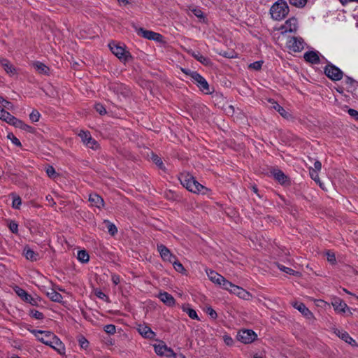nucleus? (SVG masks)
<instances>
[{
  "mask_svg": "<svg viewBox=\"0 0 358 358\" xmlns=\"http://www.w3.org/2000/svg\"><path fill=\"white\" fill-rule=\"evenodd\" d=\"M313 169L317 171H320L322 169V164L320 161L317 160L314 163V168H313Z\"/></svg>",
  "mask_w": 358,
  "mask_h": 358,
  "instance_id": "64",
  "label": "nucleus"
},
{
  "mask_svg": "<svg viewBox=\"0 0 358 358\" xmlns=\"http://www.w3.org/2000/svg\"><path fill=\"white\" fill-rule=\"evenodd\" d=\"M297 28V20L293 17L287 20L285 24L282 25L279 29L281 30V34L285 35L287 32H296Z\"/></svg>",
  "mask_w": 358,
  "mask_h": 358,
  "instance_id": "10",
  "label": "nucleus"
},
{
  "mask_svg": "<svg viewBox=\"0 0 358 358\" xmlns=\"http://www.w3.org/2000/svg\"><path fill=\"white\" fill-rule=\"evenodd\" d=\"M220 285H221L222 287V288L225 289L226 290L229 291L230 292H231V289H233L236 286L232 282L226 280L224 277H223V281H222V283Z\"/></svg>",
  "mask_w": 358,
  "mask_h": 358,
  "instance_id": "34",
  "label": "nucleus"
},
{
  "mask_svg": "<svg viewBox=\"0 0 358 358\" xmlns=\"http://www.w3.org/2000/svg\"><path fill=\"white\" fill-rule=\"evenodd\" d=\"M22 120L16 118L15 117H14L13 115L12 117L10 118V120H9V122L8 123L10 125L15 127L20 128V126H22Z\"/></svg>",
  "mask_w": 358,
  "mask_h": 358,
  "instance_id": "46",
  "label": "nucleus"
},
{
  "mask_svg": "<svg viewBox=\"0 0 358 358\" xmlns=\"http://www.w3.org/2000/svg\"><path fill=\"white\" fill-rule=\"evenodd\" d=\"M0 103L2 104L3 108H6L8 110H11L13 108V104L11 102L6 100L3 96H0Z\"/></svg>",
  "mask_w": 358,
  "mask_h": 358,
  "instance_id": "48",
  "label": "nucleus"
},
{
  "mask_svg": "<svg viewBox=\"0 0 358 358\" xmlns=\"http://www.w3.org/2000/svg\"><path fill=\"white\" fill-rule=\"evenodd\" d=\"M309 174H310V178L313 180H315L317 183H320L317 171L313 169V168H310L309 169ZM320 185L321 186V184H320Z\"/></svg>",
  "mask_w": 358,
  "mask_h": 358,
  "instance_id": "41",
  "label": "nucleus"
},
{
  "mask_svg": "<svg viewBox=\"0 0 358 358\" xmlns=\"http://www.w3.org/2000/svg\"><path fill=\"white\" fill-rule=\"evenodd\" d=\"M188 53L193 57L195 59L199 61L203 65L208 66L212 65V62L210 58L202 55L199 52L189 50Z\"/></svg>",
  "mask_w": 358,
  "mask_h": 358,
  "instance_id": "14",
  "label": "nucleus"
},
{
  "mask_svg": "<svg viewBox=\"0 0 358 358\" xmlns=\"http://www.w3.org/2000/svg\"><path fill=\"white\" fill-rule=\"evenodd\" d=\"M268 102L271 104L270 107L278 111L280 115L286 120L292 118V115L287 111L282 106L278 103L274 99H269Z\"/></svg>",
  "mask_w": 358,
  "mask_h": 358,
  "instance_id": "12",
  "label": "nucleus"
},
{
  "mask_svg": "<svg viewBox=\"0 0 358 358\" xmlns=\"http://www.w3.org/2000/svg\"><path fill=\"white\" fill-rule=\"evenodd\" d=\"M30 332L36 337L38 341L53 348L59 355L65 354V346L64 343L52 332L36 329L30 330Z\"/></svg>",
  "mask_w": 358,
  "mask_h": 358,
  "instance_id": "1",
  "label": "nucleus"
},
{
  "mask_svg": "<svg viewBox=\"0 0 358 358\" xmlns=\"http://www.w3.org/2000/svg\"><path fill=\"white\" fill-rule=\"evenodd\" d=\"M157 250L164 260L172 262V259H176V256L172 255L169 249L163 244L157 245Z\"/></svg>",
  "mask_w": 358,
  "mask_h": 358,
  "instance_id": "13",
  "label": "nucleus"
},
{
  "mask_svg": "<svg viewBox=\"0 0 358 358\" xmlns=\"http://www.w3.org/2000/svg\"><path fill=\"white\" fill-rule=\"evenodd\" d=\"M22 203V200L19 196H13L12 207L15 209H20Z\"/></svg>",
  "mask_w": 358,
  "mask_h": 358,
  "instance_id": "43",
  "label": "nucleus"
},
{
  "mask_svg": "<svg viewBox=\"0 0 358 358\" xmlns=\"http://www.w3.org/2000/svg\"><path fill=\"white\" fill-rule=\"evenodd\" d=\"M179 180L183 187L193 193L204 194L205 190H206L203 185L200 184L192 175L187 173H180Z\"/></svg>",
  "mask_w": 358,
  "mask_h": 358,
  "instance_id": "2",
  "label": "nucleus"
},
{
  "mask_svg": "<svg viewBox=\"0 0 358 358\" xmlns=\"http://www.w3.org/2000/svg\"><path fill=\"white\" fill-rule=\"evenodd\" d=\"M277 266H278V268L280 271H282L287 274L295 275V276H299V277L301 275L300 272L294 271L290 268L286 267L280 264H278Z\"/></svg>",
  "mask_w": 358,
  "mask_h": 358,
  "instance_id": "29",
  "label": "nucleus"
},
{
  "mask_svg": "<svg viewBox=\"0 0 358 358\" xmlns=\"http://www.w3.org/2000/svg\"><path fill=\"white\" fill-rule=\"evenodd\" d=\"M173 268L178 272L182 273L185 271L184 266L182 264L176 259H172V262Z\"/></svg>",
  "mask_w": 358,
  "mask_h": 358,
  "instance_id": "42",
  "label": "nucleus"
},
{
  "mask_svg": "<svg viewBox=\"0 0 358 358\" xmlns=\"http://www.w3.org/2000/svg\"><path fill=\"white\" fill-rule=\"evenodd\" d=\"M22 120L16 118L15 117H14L13 115L12 117L10 118V120H9V122L8 123L10 125L15 127L20 128V126H22Z\"/></svg>",
  "mask_w": 358,
  "mask_h": 358,
  "instance_id": "47",
  "label": "nucleus"
},
{
  "mask_svg": "<svg viewBox=\"0 0 358 358\" xmlns=\"http://www.w3.org/2000/svg\"><path fill=\"white\" fill-rule=\"evenodd\" d=\"M331 304L334 308V310L337 313H345L346 310H350L347 304L341 299L336 298L331 302Z\"/></svg>",
  "mask_w": 358,
  "mask_h": 358,
  "instance_id": "15",
  "label": "nucleus"
},
{
  "mask_svg": "<svg viewBox=\"0 0 358 358\" xmlns=\"http://www.w3.org/2000/svg\"><path fill=\"white\" fill-rule=\"evenodd\" d=\"M78 136L81 138V141L84 144L86 143V142L88 141V138L91 136L90 132L88 131H80Z\"/></svg>",
  "mask_w": 358,
  "mask_h": 358,
  "instance_id": "44",
  "label": "nucleus"
},
{
  "mask_svg": "<svg viewBox=\"0 0 358 358\" xmlns=\"http://www.w3.org/2000/svg\"><path fill=\"white\" fill-rule=\"evenodd\" d=\"M0 64L7 73L14 75L16 73V70L14 66L6 59H0Z\"/></svg>",
  "mask_w": 358,
  "mask_h": 358,
  "instance_id": "25",
  "label": "nucleus"
},
{
  "mask_svg": "<svg viewBox=\"0 0 358 358\" xmlns=\"http://www.w3.org/2000/svg\"><path fill=\"white\" fill-rule=\"evenodd\" d=\"M8 138H9L16 146L20 147L22 145L20 140L16 136H15L13 134L9 133L8 134Z\"/></svg>",
  "mask_w": 358,
  "mask_h": 358,
  "instance_id": "51",
  "label": "nucleus"
},
{
  "mask_svg": "<svg viewBox=\"0 0 358 358\" xmlns=\"http://www.w3.org/2000/svg\"><path fill=\"white\" fill-rule=\"evenodd\" d=\"M158 297L165 305L168 306H173L175 305V299L171 294L166 292H159Z\"/></svg>",
  "mask_w": 358,
  "mask_h": 358,
  "instance_id": "17",
  "label": "nucleus"
},
{
  "mask_svg": "<svg viewBox=\"0 0 358 358\" xmlns=\"http://www.w3.org/2000/svg\"><path fill=\"white\" fill-rule=\"evenodd\" d=\"M78 341L81 348L86 350L89 347L90 343L83 336L80 335Z\"/></svg>",
  "mask_w": 358,
  "mask_h": 358,
  "instance_id": "38",
  "label": "nucleus"
},
{
  "mask_svg": "<svg viewBox=\"0 0 358 358\" xmlns=\"http://www.w3.org/2000/svg\"><path fill=\"white\" fill-rule=\"evenodd\" d=\"M9 229L13 233V234H17L18 232V224L15 221H10L8 224Z\"/></svg>",
  "mask_w": 358,
  "mask_h": 358,
  "instance_id": "53",
  "label": "nucleus"
},
{
  "mask_svg": "<svg viewBox=\"0 0 358 358\" xmlns=\"http://www.w3.org/2000/svg\"><path fill=\"white\" fill-rule=\"evenodd\" d=\"M289 3L296 8H303L306 3L308 0H289Z\"/></svg>",
  "mask_w": 358,
  "mask_h": 358,
  "instance_id": "37",
  "label": "nucleus"
},
{
  "mask_svg": "<svg viewBox=\"0 0 358 358\" xmlns=\"http://www.w3.org/2000/svg\"><path fill=\"white\" fill-rule=\"evenodd\" d=\"M152 159L160 169H163L164 164L159 157L157 155L152 154Z\"/></svg>",
  "mask_w": 358,
  "mask_h": 358,
  "instance_id": "54",
  "label": "nucleus"
},
{
  "mask_svg": "<svg viewBox=\"0 0 358 358\" xmlns=\"http://www.w3.org/2000/svg\"><path fill=\"white\" fill-rule=\"evenodd\" d=\"M87 147L92 148L93 150H95L98 148V143L97 141L94 139L92 136L88 138V141L85 144Z\"/></svg>",
  "mask_w": 358,
  "mask_h": 358,
  "instance_id": "40",
  "label": "nucleus"
},
{
  "mask_svg": "<svg viewBox=\"0 0 358 358\" xmlns=\"http://www.w3.org/2000/svg\"><path fill=\"white\" fill-rule=\"evenodd\" d=\"M345 83H346V84L350 85H352L354 83L358 84V82H357L352 78L348 76H345Z\"/></svg>",
  "mask_w": 358,
  "mask_h": 358,
  "instance_id": "62",
  "label": "nucleus"
},
{
  "mask_svg": "<svg viewBox=\"0 0 358 358\" xmlns=\"http://www.w3.org/2000/svg\"><path fill=\"white\" fill-rule=\"evenodd\" d=\"M12 115L8 113V111H6L3 108L0 111V119L5 121L6 122H8L9 120H10V118L12 117Z\"/></svg>",
  "mask_w": 358,
  "mask_h": 358,
  "instance_id": "36",
  "label": "nucleus"
},
{
  "mask_svg": "<svg viewBox=\"0 0 358 358\" xmlns=\"http://www.w3.org/2000/svg\"><path fill=\"white\" fill-rule=\"evenodd\" d=\"M257 334L251 329L241 330L238 333L237 338L239 341L248 344L251 343L257 338Z\"/></svg>",
  "mask_w": 358,
  "mask_h": 358,
  "instance_id": "8",
  "label": "nucleus"
},
{
  "mask_svg": "<svg viewBox=\"0 0 358 358\" xmlns=\"http://www.w3.org/2000/svg\"><path fill=\"white\" fill-rule=\"evenodd\" d=\"M182 309L184 312H185L188 316L192 319V320H200L196 312L195 311V310L188 307V306H183L182 307Z\"/></svg>",
  "mask_w": 358,
  "mask_h": 358,
  "instance_id": "30",
  "label": "nucleus"
},
{
  "mask_svg": "<svg viewBox=\"0 0 358 358\" xmlns=\"http://www.w3.org/2000/svg\"><path fill=\"white\" fill-rule=\"evenodd\" d=\"M303 45V39L295 36L289 37L286 43L287 49L294 52H301L304 48Z\"/></svg>",
  "mask_w": 358,
  "mask_h": 358,
  "instance_id": "7",
  "label": "nucleus"
},
{
  "mask_svg": "<svg viewBox=\"0 0 358 358\" xmlns=\"http://www.w3.org/2000/svg\"><path fill=\"white\" fill-rule=\"evenodd\" d=\"M78 259L82 263L89 262L90 255L86 250H79L78 252Z\"/></svg>",
  "mask_w": 358,
  "mask_h": 358,
  "instance_id": "31",
  "label": "nucleus"
},
{
  "mask_svg": "<svg viewBox=\"0 0 358 358\" xmlns=\"http://www.w3.org/2000/svg\"><path fill=\"white\" fill-rule=\"evenodd\" d=\"M108 47L113 54L122 62H128L132 58L130 52L125 49V46H122L119 43L112 41L109 43Z\"/></svg>",
  "mask_w": 358,
  "mask_h": 358,
  "instance_id": "4",
  "label": "nucleus"
},
{
  "mask_svg": "<svg viewBox=\"0 0 358 358\" xmlns=\"http://www.w3.org/2000/svg\"><path fill=\"white\" fill-rule=\"evenodd\" d=\"M89 201L92 206H94L99 208H101L102 206H103L104 204L103 199L96 193L90 194Z\"/></svg>",
  "mask_w": 358,
  "mask_h": 358,
  "instance_id": "19",
  "label": "nucleus"
},
{
  "mask_svg": "<svg viewBox=\"0 0 358 358\" xmlns=\"http://www.w3.org/2000/svg\"><path fill=\"white\" fill-rule=\"evenodd\" d=\"M104 223L106 225L108 233L111 236H115L117 233V229L114 224L111 223L108 220H104Z\"/></svg>",
  "mask_w": 358,
  "mask_h": 358,
  "instance_id": "32",
  "label": "nucleus"
},
{
  "mask_svg": "<svg viewBox=\"0 0 358 358\" xmlns=\"http://www.w3.org/2000/svg\"><path fill=\"white\" fill-rule=\"evenodd\" d=\"M271 173L274 178L281 185H283L287 182V176L281 170L274 169Z\"/></svg>",
  "mask_w": 358,
  "mask_h": 358,
  "instance_id": "24",
  "label": "nucleus"
},
{
  "mask_svg": "<svg viewBox=\"0 0 358 358\" xmlns=\"http://www.w3.org/2000/svg\"><path fill=\"white\" fill-rule=\"evenodd\" d=\"M262 64H263L262 61H257V62H255L250 64L249 65V68L258 71L262 69Z\"/></svg>",
  "mask_w": 358,
  "mask_h": 358,
  "instance_id": "55",
  "label": "nucleus"
},
{
  "mask_svg": "<svg viewBox=\"0 0 358 358\" xmlns=\"http://www.w3.org/2000/svg\"><path fill=\"white\" fill-rule=\"evenodd\" d=\"M289 8L285 0H278L270 8L269 13L274 20H282L289 14Z\"/></svg>",
  "mask_w": 358,
  "mask_h": 358,
  "instance_id": "3",
  "label": "nucleus"
},
{
  "mask_svg": "<svg viewBox=\"0 0 358 358\" xmlns=\"http://www.w3.org/2000/svg\"><path fill=\"white\" fill-rule=\"evenodd\" d=\"M293 306L306 317L310 318L313 317V313L306 308L304 303L296 302L293 304Z\"/></svg>",
  "mask_w": 358,
  "mask_h": 358,
  "instance_id": "22",
  "label": "nucleus"
},
{
  "mask_svg": "<svg viewBox=\"0 0 358 358\" xmlns=\"http://www.w3.org/2000/svg\"><path fill=\"white\" fill-rule=\"evenodd\" d=\"M166 350L165 344H159L155 345V351L159 356H164Z\"/></svg>",
  "mask_w": 358,
  "mask_h": 358,
  "instance_id": "35",
  "label": "nucleus"
},
{
  "mask_svg": "<svg viewBox=\"0 0 358 358\" xmlns=\"http://www.w3.org/2000/svg\"><path fill=\"white\" fill-rule=\"evenodd\" d=\"M15 292L23 301L28 303L33 306H38V301H41L40 297H33L31 295L28 294L26 290L17 286L15 288Z\"/></svg>",
  "mask_w": 358,
  "mask_h": 358,
  "instance_id": "6",
  "label": "nucleus"
},
{
  "mask_svg": "<svg viewBox=\"0 0 358 358\" xmlns=\"http://www.w3.org/2000/svg\"><path fill=\"white\" fill-rule=\"evenodd\" d=\"M22 120L16 118L15 117H14L13 115L12 117L10 118V120H9V122L8 123L10 125L15 127L20 128V126H22Z\"/></svg>",
  "mask_w": 358,
  "mask_h": 358,
  "instance_id": "45",
  "label": "nucleus"
},
{
  "mask_svg": "<svg viewBox=\"0 0 358 358\" xmlns=\"http://www.w3.org/2000/svg\"><path fill=\"white\" fill-rule=\"evenodd\" d=\"M206 313L213 319H216L217 317V314L216 311L212 308V307L209 306L206 309Z\"/></svg>",
  "mask_w": 358,
  "mask_h": 358,
  "instance_id": "57",
  "label": "nucleus"
},
{
  "mask_svg": "<svg viewBox=\"0 0 358 358\" xmlns=\"http://www.w3.org/2000/svg\"><path fill=\"white\" fill-rule=\"evenodd\" d=\"M231 293L236 294L238 297L248 300L251 296L250 292H247L245 289L236 285L235 287L231 289Z\"/></svg>",
  "mask_w": 358,
  "mask_h": 358,
  "instance_id": "21",
  "label": "nucleus"
},
{
  "mask_svg": "<svg viewBox=\"0 0 358 358\" xmlns=\"http://www.w3.org/2000/svg\"><path fill=\"white\" fill-rule=\"evenodd\" d=\"M324 72L329 79L334 81L341 80L343 77V72L338 67L331 63L327 64Z\"/></svg>",
  "mask_w": 358,
  "mask_h": 358,
  "instance_id": "5",
  "label": "nucleus"
},
{
  "mask_svg": "<svg viewBox=\"0 0 358 358\" xmlns=\"http://www.w3.org/2000/svg\"><path fill=\"white\" fill-rule=\"evenodd\" d=\"M348 114L355 118V120H358V111L355 110V109H352V108H350L348 110Z\"/></svg>",
  "mask_w": 358,
  "mask_h": 358,
  "instance_id": "60",
  "label": "nucleus"
},
{
  "mask_svg": "<svg viewBox=\"0 0 358 358\" xmlns=\"http://www.w3.org/2000/svg\"><path fill=\"white\" fill-rule=\"evenodd\" d=\"M208 276L213 282L218 285H220L222 281H223V276L214 271H210L208 273Z\"/></svg>",
  "mask_w": 358,
  "mask_h": 358,
  "instance_id": "27",
  "label": "nucleus"
},
{
  "mask_svg": "<svg viewBox=\"0 0 358 358\" xmlns=\"http://www.w3.org/2000/svg\"><path fill=\"white\" fill-rule=\"evenodd\" d=\"M337 334L342 340L348 344H350L352 346L357 345V342L348 334V332L338 331Z\"/></svg>",
  "mask_w": 358,
  "mask_h": 358,
  "instance_id": "26",
  "label": "nucleus"
},
{
  "mask_svg": "<svg viewBox=\"0 0 358 358\" xmlns=\"http://www.w3.org/2000/svg\"><path fill=\"white\" fill-rule=\"evenodd\" d=\"M94 108H95L96 112H98L101 115L106 113V110L105 107L101 103L95 104Z\"/></svg>",
  "mask_w": 358,
  "mask_h": 358,
  "instance_id": "56",
  "label": "nucleus"
},
{
  "mask_svg": "<svg viewBox=\"0 0 358 358\" xmlns=\"http://www.w3.org/2000/svg\"><path fill=\"white\" fill-rule=\"evenodd\" d=\"M136 32L138 35L149 40L160 41L162 38V36L160 34L150 30H145L143 28L136 29Z\"/></svg>",
  "mask_w": 358,
  "mask_h": 358,
  "instance_id": "11",
  "label": "nucleus"
},
{
  "mask_svg": "<svg viewBox=\"0 0 358 358\" xmlns=\"http://www.w3.org/2000/svg\"><path fill=\"white\" fill-rule=\"evenodd\" d=\"M327 261L331 264H335L336 262L335 254L333 252L327 251Z\"/></svg>",
  "mask_w": 358,
  "mask_h": 358,
  "instance_id": "50",
  "label": "nucleus"
},
{
  "mask_svg": "<svg viewBox=\"0 0 358 358\" xmlns=\"http://www.w3.org/2000/svg\"><path fill=\"white\" fill-rule=\"evenodd\" d=\"M33 66L36 71L43 75H49L50 68L42 62H36L33 64Z\"/></svg>",
  "mask_w": 358,
  "mask_h": 358,
  "instance_id": "23",
  "label": "nucleus"
},
{
  "mask_svg": "<svg viewBox=\"0 0 358 358\" xmlns=\"http://www.w3.org/2000/svg\"><path fill=\"white\" fill-rule=\"evenodd\" d=\"M193 13L199 18H204V14L203 13L199 10V9H194L193 10Z\"/></svg>",
  "mask_w": 358,
  "mask_h": 358,
  "instance_id": "61",
  "label": "nucleus"
},
{
  "mask_svg": "<svg viewBox=\"0 0 358 358\" xmlns=\"http://www.w3.org/2000/svg\"><path fill=\"white\" fill-rule=\"evenodd\" d=\"M47 296L54 302L61 303L62 301L63 297L62 294L54 289H51L50 292H48Z\"/></svg>",
  "mask_w": 358,
  "mask_h": 358,
  "instance_id": "28",
  "label": "nucleus"
},
{
  "mask_svg": "<svg viewBox=\"0 0 358 358\" xmlns=\"http://www.w3.org/2000/svg\"><path fill=\"white\" fill-rule=\"evenodd\" d=\"M29 315L33 318H35V319L39 320H42L45 317L43 313L39 312L35 309H30L29 310Z\"/></svg>",
  "mask_w": 358,
  "mask_h": 358,
  "instance_id": "33",
  "label": "nucleus"
},
{
  "mask_svg": "<svg viewBox=\"0 0 358 358\" xmlns=\"http://www.w3.org/2000/svg\"><path fill=\"white\" fill-rule=\"evenodd\" d=\"M139 334L145 338L153 339L155 333L148 326L140 324L138 327Z\"/></svg>",
  "mask_w": 358,
  "mask_h": 358,
  "instance_id": "18",
  "label": "nucleus"
},
{
  "mask_svg": "<svg viewBox=\"0 0 358 358\" xmlns=\"http://www.w3.org/2000/svg\"><path fill=\"white\" fill-rule=\"evenodd\" d=\"M192 80L196 83L198 87L206 94H210V87L206 80L198 73H192Z\"/></svg>",
  "mask_w": 358,
  "mask_h": 358,
  "instance_id": "9",
  "label": "nucleus"
},
{
  "mask_svg": "<svg viewBox=\"0 0 358 358\" xmlns=\"http://www.w3.org/2000/svg\"><path fill=\"white\" fill-rule=\"evenodd\" d=\"M103 329L107 334H109L111 335L114 334L116 331L115 326L113 324H107V325L104 326Z\"/></svg>",
  "mask_w": 358,
  "mask_h": 358,
  "instance_id": "52",
  "label": "nucleus"
},
{
  "mask_svg": "<svg viewBox=\"0 0 358 358\" xmlns=\"http://www.w3.org/2000/svg\"><path fill=\"white\" fill-rule=\"evenodd\" d=\"M111 280L115 285H118L120 282V276L115 274L112 275Z\"/></svg>",
  "mask_w": 358,
  "mask_h": 358,
  "instance_id": "63",
  "label": "nucleus"
},
{
  "mask_svg": "<svg viewBox=\"0 0 358 358\" xmlns=\"http://www.w3.org/2000/svg\"><path fill=\"white\" fill-rule=\"evenodd\" d=\"M45 171H46V173L47 175L50 177V178H52L54 176V175H55L56 172H55V168L52 166H48L46 169H45Z\"/></svg>",
  "mask_w": 358,
  "mask_h": 358,
  "instance_id": "58",
  "label": "nucleus"
},
{
  "mask_svg": "<svg viewBox=\"0 0 358 358\" xmlns=\"http://www.w3.org/2000/svg\"><path fill=\"white\" fill-rule=\"evenodd\" d=\"M23 253L27 259L35 262L40 259V255L38 252H35L29 247H25Z\"/></svg>",
  "mask_w": 358,
  "mask_h": 358,
  "instance_id": "20",
  "label": "nucleus"
},
{
  "mask_svg": "<svg viewBox=\"0 0 358 358\" xmlns=\"http://www.w3.org/2000/svg\"><path fill=\"white\" fill-rule=\"evenodd\" d=\"M87 147L92 148L93 150H95L98 148V143L97 141L94 139L92 136L88 138V141L85 144Z\"/></svg>",
  "mask_w": 358,
  "mask_h": 358,
  "instance_id": "39",
  "label": "nucleus"
},
{
  "mask_svg": "<svg viewBox=\"0 0 358 358\" xmlns=\"http://www.w3.org/2000/svg\"><path fill=\"white\" fill-rule=\"evenodd\" d=\"M304 59L310 64H317L320 62V59L317 51H307L303 55Z\"/></svg>",
  "mask_w": 358,
  "mask_h": 358,
  "instance_id": "16",
  "label": "nucleus"
},
{
  "mask_svg": "<svg viewBox=\"0 0 358 358\" xmlns=\"http://www.w3.org/2000/svg\"><path fill=\"white\" fill-rule=\"evenodd\" d=\"M40 116L41 115L38 110H33L29 115V118L31 122H36L39 120Z\"/></svg>",
  "mask_w": 358,
  "mask_h": 358,
  "instance_id": "49",
  "label": "nucleus"
},
{
  "mask_svg": "<svg viewBox=\"0 0 358 358\" xmlns=\"http://www.w3.org/2000/svg\"><path fill=\"white\" fill-rule=\"evenodd\" d=\"M176 355V353L173 352V350L170 348H168L166 346V352H165V354L164 355V356H166L167 357H174V356Z\"/></svg>",
  "mask_w": 358,
  "mask_h": 358,
  "instance_id": "59",
  "label": "nucleus"
}]
</instances>
